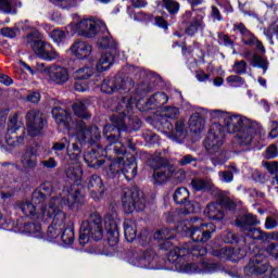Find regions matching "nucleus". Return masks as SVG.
I'll return each instance as SVG.
<instances>
[{"instance_id":"1","label":"nucleus","mask_w":278,"mask_h":278,"mask_svg":"<svg viewBox=\"0 0 278 278\" xmlns=\"http://www.w3.org/2000/svg\"><path fill=\"white\" fill-rule=\"evenodd\" d=\"M79 197H84L81 189L77 185H72L63 190V195L52 197L49 200L47 215L41 219L43 223L52 220L47 231L49 240L60 238L62 231H64V227H66V213L62 211V207H64V205L73 207V205L79 201Z\"/></svg>"},{"instance_id":"2","label":"nucleus","mask_w":278,"mask_h":278,"mask_svg":"<svg viewBox=\"0 0 278 278\" xmlns=\"http://www.w3.org/2000/svg\"><path fill=\"white\" fill-rule=\"evenodd\" d=\"M199 218L194 217L190 220H184L178 227L177 231H182V233H190L191 242L189 245L176 249L169 252L170 257H184L186 253H191L193 257H203L207 254V250L197 242H207L212 238V233L216 231L214 224H201V226H194Z\"/></svg>"},{"instance_id":"3","label":"nucleus","mask_w":278,"mask_h":278,"mask_svg":"<svg viewBox=\"0 0 278 278\" xmlns=\"http://www.w3.org/2000/svg\"><path fill=\"white\" fill-rule=\"evenodd\" d=\"M226 129L228 134H237L236 142L247 147L253 142V136L262 134V125L242 115H228L226 117Z\"/></svg>"},{"instance_id":"4","label":"nucleus","mask_w":278,"mask_h":278,"mask_svg":"<svg viewBox=\"0 0 278 278\" xmlns=\"http://www.w3.org/2000/svg\"><path fill=\"white\" fill-rule=\"evenodd\" d=\"M179 114H181L179 108L167 106L163 110V116L160 121V124L166 131L168 138H170V140H175L176 142H179V140L186 136V123L184 119L177 121V118H179ZM167 118H169V121ZM170 121H177L175 126H173Z\"/></svg>"},{"instance_id":"5","label":"nucleus","mask_w":278,"mask_h":278,"mask_svg":"<svg viewBox=\"0 0 278 278\" xmlns=\"http://www.w3.org/2000/svg\"><path fill=\"white\" fill-rule=\"evenodd\" d=\"M225 142V127L218 123L211 126L210 134L204 140V147L210 155H213L212 161L215 164H224L225 154L223 153V144Z\"/></svg>"},{"instance_id":"6","label":"nucleus","mask_w":278,"mask_h":278,"mask_svg":"<svg viewBox=\"0 0 278 278\" xmlns=\"http://www.w3.org/2000/svg\"><path fill=\"white\" fill-rule=\"evenodd\" d=\"M103 239V219L98 212H93L89 215L88 219H85L80 226L78 242L81 247H86L90 240Z\"/></svg>"},{"instance_id":"7","label":"nucleus","mask_w":278,"mask_h":278,"mask_svg":"<svg viewBox=\"0 0 278 278\" xmlns=\"http://www.w3.org/2000/svg\"><path fill=\"white\" fill-rule=\"evenodd\" d=\"M41 35L39 31H34L25 37L27 47H30L37 54V58L45 60L46 62H53V60H60V53L55 51L52 45L40 39Z\"/></svg>"},{"instance_id":"8","label":"nucleus","mask_w":278,"mask_h":278,"mask_svg":"<svg viewBox=\"0 0 278 278\" xmlns=\"http://www.w3.org/2000/svg\"><path fill=\"white\" fill-rule=\"evenodd\" d=\"M122 203L126 214L142 212V210L147 207V197L140 189L132 187L131 189L124 191Z\"/></svg>"},{"instance_id":"9","label":"nucleus","mask_w":278,"mask_h":278,"mask_svg":"<svg viewBox=\"0 0 278 278\" xmlns=\"http://www.w3.org/2000/svg\"><path fill=\"white\" fill-rule=\"evenodd\" d=\"M150 165L154 169L152 179L155 186L166 184L175 173V167L168 163V160L160 155L154 156Z\"/></svg>"},{"instance_id":"10","label":"nucleus","mask_w":278,"mask_h":278,"mask_svg":"<svg viewBox=\"0 0 278 278\" xmlns=\"http://www.w3.org/2000/svg\"><path fill=\"white\" fill-rule=\"evenodd\" d=\"M38 71L46 75L49 81L56 86H64V84H67L68 79H71L68 68L62 65L52 64L47 67L45 66V63H40L38 64Z\"/></svg>"},{"instance_id":"11","label":"nucleus","mask_w":278,"mask_h":278,"mask_svg":"<svg viewBox=\"0 0 278 278\" xmlns=\"http://www.w3.org/2000/svg\"><path fill=\"white\" fill-rule=\"evenodd\" d=\"M134 110V104L131 103L130 98H123L116 108V111L119 115L121 118V114L124 115V128L123 129H127V125H129V127L131 129H134V131H138V129H140L142 127V122L140 121V118H138V116H131V111ZM128 118V123L126 122V119Z\"/></svg>"},{"instance_id":"12","label":"nucleus","mask_w":278,"mask_h":278,"mask_svg":"<svg viewBox=\"0 0 278 278\" xmlns=\"http://www.w3.org/2000/svg\"><path fill=\"white\" fill-rule=\"evenodd\" d=\"M104 225L108 231V241L110 247H116L118 244V225H121V218L116 212V207L111 206L109 212L104 216Z\"/></svg>"},{"instance_id":"13","label":"nucleus","mask_w":278,"mask_h":278,"mask_svg":"<svg viewBox=\"0 0 278 278\" xmlns=\"http://www.w3.org/2000/svg\"><path fill=\"white\" fill-rule=\"evenodd\" d=\"M106 29L105 23L94 18H85L76 24V34L84 38H94L99 31H106Z\"/></svg>"},{"instance_id":"14","label":"nucleus","mask_w":278,"mask_h":278,"mask_svg":"<svg viewBox=\"0 0 278 278\" xmlns=\"http://www.w3.org/2000/svg\"><path fill=\"white\" fill-rule=\"evenodd\" d=\"M45 124V116L40 111L30 110L26 113V127L28 135L31 136V138L42 136Z\"/></svg>"},{"instance_id":"15","label":"nucleus","mask_w":278,"mask_h":278,"mask_svg":"<svg viewBox=\"0 0 278 278\" xmlns=\"http://www.w3.org/2000/svg\"><path fill=\"white\" fill-rule=\"evenodd\" d=\"M23 128V123L18 122V116L13 115L10 118L8 134L5 136V142L9 147H21L25 142V129L22 131V136H16V131Z\"/></svg>"},{"instance_id":"16","label":"nucleus","mask_w":278,"mask_h":278,"mask_svg":"<svg viewBox=\"0 0 278 278\" xmlns=\"http://www.w3.org/2000/svg\"><path fill=\"white\" fill-rule=\"evenodd\" d=\"M233 30L239 31L243 45H247L248 47H255L257 53H261L262 55L266 53V48H264V43H262V41H260V39H257L243 23H236L233 25Z\"/></svg>"},{"instance_id":"17","label":"nucleus","mask_w":278,"mask_h":278,"mask_svg":"<svg viewBox=\"0 0 278 278\" xmlns=\"http://www.w3.org/2000/svg\"><path fill=\"white\" fill-rule=\"evenodd\" d=\"M18 210L24 214V216H31L35 220H43L49 212V202L47 205L37 206L33 201H22L17 204Z\"/></svg>"},{"instance_id":"18","label":"nucleus","mask_w":278,"mask_h":278,"mask_svg":"<svg viewBox=\"0 0 278 278\" xmlns=\"http://www.w3.org/2000/svg\"><path fill=\"white\" fill-rule=\"evenodd\" d=\"M77 139L79 142H88L89 144H94V142H99L101 139V131H99V127L97 126L87 128L86 123L80 121L78 123Z\"/></svg>"},{"instance_id":"19","label":"nucleus","mask_w":278,"mask_h":278,"mask_svg":"<svg viewBox=\"0 0 278 278\" xmlns=\"http://www.w3.org/2000/svg\"><path fill=\"white\" fill-rule=\"evenodd\" d=\"M268 261L266 260V256L263 254H256L253 256L248 266L244 268L245 275L251 276V275H264L267 273L269 268Z\"/></svg>"},{"instance_id":"20","label":"nucleus","mask_w":278,"mask_h":278,"mask_svg":"<svg viewBox=\"0 0 278 278\" xmlns=\"http://www.w3.org/2000/svg\"><path fill=\"white\" fill-rule=\"evenodd\" d=\"M127 86H129L127 80L121 76H116L114 78L104 79L100 90L105 94H114V92H118V90H127Z\"/></svg>"},{"instance_id":"21","label":"nucleus","mask_w":278,"mask_h":278,"mask_svg":"<svg viewBox=\"0 0 278 278\" xmlns=\"http://www.w3.org/2000/svg\"><path fill=\"white\" fill-rule=\"evenodd\" d=\"M218 268V265L212 263L210 260H203L200 263H188L185 265V273H214Z\"/></svg>"},{"instance_id":"22","label":"nucleus","mask_w":278,"mask_h":278,"mask_svg":"<svg viewBox=\"0 0 278 278\" xmlns=\"http://www.w3.org/2000/svg\"><path fill=\"white\" fill-rule=\"evenodd\" d=\"M40 144L35 143L26 148L24 154L22 155V164L24 168H36L38 166V148Z\"/></svg>"},{"instance_id":"23","label":"nucleus","mask_w":278,"mask_h":278,"mask_svg":"<svg viewBox=\"0 0 278 278\" xmlns=\"http://www.w3.org/2000/svg\"><path fill=\"white\" fill-rule=\"evenodd\" d=\"M70 49L78 60H86V58H90L92 54V46L81 40H76Z\"/></svg>"},{"instance_id":"24","label":"nucleus","mask_w":278,"mask_h":278,"mask_svg":"<svg viewBox=\"0 0 278 278\" xmlns=\"http://www.w3.org/2000/svg\"><path fill=\"white\" fill-rule=\"evenodd\" d=\"M88 190L91 193L92 199L99 201L101 197L105 193V187L103 186V180L99 175H92L89 179Z\"/></svg>"},{"instance_id":"25","label":"nucleus","mask_w":278,"mask_h":278,"mask_svg":"<svg viewBox=\"0 0 278 278\" xmlns=\"http://www.w3.org/2000/svg\"><path fill=\"white\" fill-rule=\"evenodd\" d=\"M52 116L55 123L60 127H64V129H68V125H71V121H72L71 113H68V111L60 106H55L52 109Z\"/></svg>"},{"instance_id":"26","label":"nucleus","mask_w":278,"mask_h":278,"mask_svg":"<svg viewBox=\"0 0 278 278\" xmlns=\"http://www.w3.org/2000/svg\"><path fill=\"white\" fill-rule=\"evenodd\" d=\"M205 216L211 220H223L225 218V211L220 203L211 202L204 210Z\"/></svg>"},{"instance_id":"27","label":"nucleus","mask_w":278,"mask_h":278,"mask_svg":"<svg viewBox=\"0 0 278 278\" xmlns=\"http://www.w3.org/2000/svg\"><path fill=\"white\" fill-rule=\"evenodd\" d=\"M106 140L110 142L105 148L108 155H125V153H127L125 146L121 142H116V136L110 135L106 137Z\"/></svg>"},{"instance_id":"28","label":"nucleus","mask_w":278,"mask_h":278,"mask_svg":"<svg viewBox=\"0 0 278 278\" xmlns=\"http://www.w3.org/2000/svg\"><path fill=\"white\" fill-rule=\"evenodd\" d=\"M122 175L127 181H131L138 175V165L136 164V156L131 155L127 161H124Z\"/></svg>"},{"instance_id":"29","label":"nucleus","mask_w":278,"mask_h":278,"mask_svg":"<svg viewBox=\"0 0 278 278\" xmlns=\"http://www.w3.org/2000/svg\"><path fill=\"white\" fill-rule=\"evenodd\" d=\"M111 121L113 124H108L103 128V136H108L109 131H114V129H118V131L125 128V115L121 113V117L118 112L111 116Z\"/></svg>"},{"instance_id":"30","label":"nucleus","mask_w":278,"mask_h":278,"mask_svg":"<svg viewBox=\"0 0 278 278\" xmlns=\"http://www.w3.org/2000/svg\"><path fill=\"white\" fill-rule=\"evenodd\" d=\"M125 164V159L124 157H117L114 159L109 166L105 169L106 177L109 179H114L118 173H123V166Z\"/></svg>"},{"instance_id":"31","label":"nucleus","mask_w":278,"mask_h":278,"mask_svg":"<svg viewBox=\"0 0 278 278\" xmlns=\"http://www.w3.org/2000/svg\"><path fill=\"white\" fill-rule=\"evenodd\" d=\"M84 161L86 162L89 168H101L103 164H105L104 160H99V154H97V150L90 149L84 154Z\"/></svg>"},{"instance_id":"32","label":"nucleus","mask_w":278,"mask_h":278,"mask_svg":"<svg viewBox=\"0 0 278 278\" xmlns=\"http://www.w3.org/2000/svg\"><path fill=\"white\" fill-rule=\"evenodd\" d=\"M103 36L98 40L97 46L100 49H112L113 51H116V49L118 48L116 41L114 40V38H112V36L110 35V31L106 30H100Z\"/></svg>"},{"instance_id":"33","label":"nucleus","mask_w":278,"mask_h":278,"mask_svg":"<svg viewBox=\"0 0 278 278\" xmlns=\"http://www.w3.org/2000/svg\"><path fill=\"white\" fill-rule=\"evenodd\" d=\"M236 225L237 227H240V229L245 231V229H251L253 225H260V220H257V217H255V215L247 214L243 216H239L236 220Z\"/></svg>"},{"instance_id":"34","label":"nucleus","mask_w":278,"mask_h":278,"mask_svg":"<svg viewBox=\"0 0 278 278\" xmlns=\"http://www.w3.org/2000/svg\"><path fill=\"white\" fill-rule=\"evenodd\" d=\"M155 260V252L153 250H147L143 255L136 260V266L138 268H153L152 264Z\"/></svg>"},{"instance_id":"35","label":"nucleus","mask_w":278,"mask_h":278,"mask_svg":"<svg viewBox=\"0 0 278 278\" xmlns=\"http://www.w3.org/2000/svg\"><path fill=\"white\" fill-rule=\"evenodd\" d=\"M124 235L127 242H134L138 236V226L136 225V222L127 219L124 223Z\"/></svg>"},{"instance_id":"36","label":"nucleus","mask_w":278,"mask_h":278,"mask_svg":"<svg viewBox=\"0 0 278 278\" xmlns=\"http://www.w3.org/2000/svg\"><path fill=\"white\" fill-rule=\"evenodd\" d=\"M112 64H114V54H112V52L102 53L96 68L99 73H103V71H108Z\"/></svg>"},{"instance_id":"37","label":"nucleus","mask_w":278,"mask_h":278,"mask_svg":"<svg viewBox=\"0 0 278 278\" xmlns=\"http://www.w3.org/2000/svg\"><path fill=\"white\" fill-rule=\"evenodd\" d=\"M199 29H205V22L203 15H198L192 18L191 24L186 28L187 36H194Z\"/></svg>"},{"instance_id":"38","label":"nucleus","mask_w":278,"mask_h":278,"mask_svg":"<svg viewBox=\"0 0 278 278\" xmlns=\"http://www.w3.org/2000/svg\"><path fill=\"white\" fill-rule=\"evenodd\" d=\"M72 110L75 116L78 118H90V114L88 113V102L79 101L73 104Z\"/></svg>"},{"instance_id":"39","label":"nucleus","mask_w":278,"mask_h":278,"mask_svg":"<svg viewBox=\"0 0 278 278\" xmlns=\"http://www.w3.org/2000/svg\"><path fill=\"white\" fill-rule=\"evenodd\" d=\"M178 233H184V231H178L177 228L175 229H168V228H163L161 230H157L154 233V240H173V238H175V236H177Z\"/></svg>"},{"instance_id":"40","label":"nucleus","mask_w":278,"mask_h":278,"mask_svg":"<svg viewBox=\"0 0 278 278\" xmlns=\"http://www.w3.org/2000/svg\"><path fill=\"white\" fill-rule=\"evenodd\" d=\"M67 155L71 160L70 164H79V157H81V146L73 143L72 147H67Z\"/></svg>"},{"instance_id":"41","label":"nucleus","mask_w":278,"mask_h":278,"mask_svg":"<svg viewBox=\"0 0 278 278\" xmlns=\"http://www.w3.org/2000/svg\"><path fill=\"white\" fill-rule=\"evenodd\" d=\"M252 66H254L256 68H262L263 75H266V71H268L270 63L268 62V59L261 56L258 54H253L252 55Z\"/></svg>"},{"instance_id":"42","label":"nucleus","mask_w":278,"mask_h":278,"mask_svg":"<svg viewBox=\"0 0 278 278\" xmlns=\"http://www.w3.org/2000/svg\"><path fill=\"white\" fill-rule=\"evenodd\" d=\"M190 199V191L184 187H179L174 192V201L177 205H184Z\"/></svg>"},{"instance_id":"43","label":"nucleus","mask_w":278,"mask_h":278,"mask_svg":"<svg viewBox=\"0 0 278 278\" xmlns=\"http://www.w3.org/2000/svg\"><path fill=\"white\" fill-rule=\"evenodd\" d=\"M166 103H168V96L164 92L154 93L148 100V105H156V108H160L162 105H166Z\"/></svg>"},{"instance_id":"44","label":"nucleus","mask_w":278,"mask_h":278,"mask_svg":"<svg viewBox=\"0 0 278 278\" xmlns=\"http://www.w3.org/2000/svg\"><path fill=\"white\" fill-rule=\"evenodd\" d=\"M240 173V170L231 165L230 169L218 172L219 181L224 184H231L233 181V175Z\"/></svg>"},{"instance_id":"45","label":"nucleus","mask_w":278,"mask_h":278,"mask_svg":"<svg viewBox=\"0 0 278 278\" xmlns=\"http://www.w3.org/2000/svg\"><path fill=\"white\" fill-rule=\"evenodd\" d=\"M81 165L80 164H73L70 163V165L65 168L66 177L70 179H79L81 177Z\"/></svg>"},{"instance_id":"46","label":"nucleus","mask_w":278,"mask_h":278,"mask_svg":"<svg viewBox=\"0 0 278 278\" xmlns=\"http://www.w3.org/2000/svg\"><path fill=\"white\" fill-rule=\"evenodd\" d=\"M75 79L78 81H84L86 79H90L92 75H94V70L92 67L86 66L77 70L75 72Z\"/></svg>"},{"instance_id":"47","label":"nucleus","mask_w":278,"mask_h":278,"mask_svg":"<svg viewBox=\"0 0 278 278\" xmlns=\"http://www.w3.org/2000/svg\"><path fill=\"white\" fill-rule=\"evenodd\" d=\"M243 233L252 240H266V232L262 231L260 228H248L243 230Z\"/></svg>"},{"instance_id":"48","label":"nucleus","mask_w":278,"mask_h":278,"mask_svg":"<svg viewBox=\"0 0 278 278\" xmlns=\"http://www.w3.org/2000/svg\"><path fill=\"white\" fill-rule=\"evenodd\" d=\"M61 240L63 244H73V242H75V230H73V228L64 227L63 231L61 232Z\"/></svg>"},{"instance_id":"49","label":"nucleus","mask_w":278,"mask_h":278,"mask_svg":"<svg viewBox=\"0 0 278 278\" xmlns=\"http://www.w3.org/2000/svg\"><path fill=\"white\" fill-rule=\"evenodd\" d=\"M204 125H205V122L199 115H192L189 119V127L193 131H201V129H203Z\"/></svg>"},{"instance_id":"50","label":"nucleus","mask_w":278,"mask_h":278,"mask_svg":"<svg viewBox=\"0 0 278 278\" xmlns=\"http://www.w3.org/2000/svg\"><path fill=\"white\" fill-rule=\"evenodd\" d=\"M45 201H47V195L42 193L39 189H36L31 194V202L37 207H40V205H46L43 204ZM46 206L49 207V204H47Z\"/></svg>"},{"instance_id":"51","label":"nucleus","mask_w":278,"mask_h":278,"mask_svg":"<svg viewBox=\"0 0 278 278\" xmlns=\"http://www.w3.org/2000/svg\"><path fill=\"white\" fill-rule=\"evenodd\" d=\"M226 81L232 88H242V86H244L247 84V80H244V78H242L239 74L228 76L226 78Z\"/></svg>"},{"instance_id":"52","label":"nucleus","mask_w":278,"mask_h":278,"mask_svg":"<svg viewBox=\"0 0 278 278\" xmlns=\"http://www.w3.org/2000/svg\"><path fill=\"white\" fill-rule=\"evenodd\" d=\"M162 3L163 8H165L169 14L175 15L179 12V2L175 0H162Z\"/></svg>"},{"instance_id":"53","label":"nucleus","mask_w":278,"mask_h":278,"mask_svg":"<svg viewBox=\"0 0 278 278\" xmlns=\"http://www.w3.org/2000/svg\"><path fill=\"white\" fill-rule=\"evenodd\" d=\"M208 116L212 121H224L225 125H227V118H229V114L222 110H212L208 112Z\"/></svg>"},{"instance_id":"54","label":"nucleus","mask_w":278,"mask_h":278,"mask_svg":"<svg viewBox=\"0 0 278 278\" xmlns=\"http://www.w3.org/2000/svg\"><path fill=\"white\" fill-rule=\"evenodd\" d=\"M264 35L266 36V38H268L270 45H275L273 38H277L278 40V24L274 23L268 28H265Z\"/></svg>"},{"instance_id":"55","label":"nucleus","mask_w":278,"mask_h":278,"mask_svg":"<svg viewBox=\"0 0 278 278\" xmlns=\"http://www.w3.org/2000/svg\"><path fill=\"white\" fill-rule=\"evenodd\" d=\"M184 205L181 214H185V216H188V214H197L199 212V204L194 201L187 200Z\"/></svg>"},{"instance_id":"56","label":"nucleus","mask_w":278,"mask_h":278,"mask_svg":"<svg viewBox=\"0 0 278 278\" xmlns=\"http://www.w3.org/2000/svg\"><path fill=\"white\" fill-rule=\"evenodd\" d=\"M191 187L193 188V190L201 192V190H210V182L201 178H195L191 180Z\"/></svg>"},{"instance_id":"57","label":"nucleus","mask_w":278,"mask_h":278,"mask_svg":"<svg viewBox=\"0 0 278 278\" xmlns=\"http://www.w3.org/2000/svg\"><path fill=\"white\" fill-rule=\"evenodd\" d=\"M247 62L244 60L236 61L232 65V72L236 75H247Z\"/></svg>"},{"instance_id":"58","label":"nucleus","mask_w":278,"mask_h":278,"mask_svg":"<svg viewBox=\"0 0 278 278\" xmlns=\"http://www.w3.org/2000/svg\"><path fill=\"white\" fill-rule=\"evenodd\" d=\"M51 38L53 42H55L56 45H60V42H64V40H66V33L64 30L54 29L51 33Z\"/></svg>"},{"instance_id":"59","label":"nucleus","mask_w":278,"mask_h":278,"mask_svg":"<svg viewBox=\"0 0 278 278\" xmlns=\"http://www.w3.org/2000/svg\"><path fill=\"white\" fill-rule=\"evenodd\" d=\"M277 227H278V215L266 217L265 229L270 231L273 229H277Z\"/></svg>"},{"instance_id":"60","label":"nucleus","mask_w":278,"mask_h":278,"mask_svg":"<svg viewBox=\"0 0 278 278\" xmlns=\"http://www.w3.org/2000/svg\"><path fill=\"white\" fill-rule=\"evenodd\" d=\"M66 144H68V139L62 138L61 141L55 142L52 146V151H54L56 156H60V152L64 151V149H66Z\"/></svg>"},{"instance_id":"61","label":"nucleus","mask_w":278,"mask_h":278,"mask_svg":"<svg viewBox=\"0 0 278 278\" xmlns=\"http://www.w3.org/2000/svg\"><path fill=\"white\" fill-rule=\"evenodd\" d=\"M37 190H40L46 197H51V194H53V184L51 181H46L41 184Z\"/></svg>"},{"instance_id":"62","label":"nucleus","mask_w":278,"mask_h":278,"mask_svg":"<svg viewBox=\"0 0 278 278\" xmlns=\"http://www.w3.org/2000/svg\"><path fill=\"white\" fill-rule=\"evenodd\" d=\"M268 255L278 260V243H269L266 248Z\"/></svg>"},{"instance_id":"63","label":"nucleus","mask_w":278,"mask_h":278,"mask_svg":"<svg viewBox=\"0 0 278 278\" xmlns=\"http://www.w3.org/2000/svg\"><path fill=\"white\" fill-rule=\"evenodd\" d=\"M40 229H41L40 224L30 223L25 225V231H27V233H38Z\"/></svg>"},{"instance_id":"64","label":"nucleus","mask_w":278,"mask_h":278,"mask_svg":"<svg viewBox=\"0 0 278 278\" xmlns=\"http://www.w3.org/2000/svg\"><path fill=\"white\" fill-rule=\"evenodd\" d=\"M265 167L267 168L268 173H270V175H277V173H278V162L277 161L266 162Z\"/></svg>"}]
</instances>
